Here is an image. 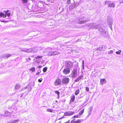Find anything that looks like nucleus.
<instances>
[{"mask_svg":"<svg viewBox=\"0 0 123 123\" xmlns=\"http://www.w3.org/2000/svg\"><path fill=\"white\" fill-rule=\"evenodd\" d=\"M113 18L110 16H108L107 18V20L108 25L111 29L112 30V26L113 24Z\"/></svg>","mask_w":123,"mask_h":123,"instance_id":"obj_1","label":"nucleus"},{"mask_svg":"<svg viewBox=\"0 0 123 123\" xmlns=\"http://www.w3.org/2000/svg\"><path fill=\"white\" fill-rule=\"evenodd\" d=\"M3 12L5 13V14L2 12L0 13V18L3 17L5 18L6 17V15L9 17L10 15V12H9V11L8 10L4 11Z\"/></svg>","mask_w":123,"mask_h":123,"instance_id":"obj_2","label":"nucleus"},{"mask_svg":"<svg viewBox=\"0 0 123 123\" xmlns=\"http://www.w3.org/2000/svg\"><path fill=\"white\" fill-rule=\"evenodd\" d=\"M88 27L90 29H92L99 28V25L96 23H90L88 25Z\"/></svg>","mask_w":123,"mask_h":123,"instance_id":"obj_3","label":"nucleus"},{"mask_svg":"<svg viewBox=\"0 0 123 123\" xmlns=\"http://www.w3.org/2000/svg\"><path fill=\"white\" fill-rule=\"evenodd\" d=\"M34 82H31L29 83L28 86L26 87L25 88L28 89V90L27 91L28 92H29L31 91V87L32 86L34 87Z\"/></svg>","mask_w":123,"mask_h":123,"instance_id":"obj_4","label":"nucleus"},{"mask_svg":"<svg viewBox=\"0 0 123 123\" xmlns=\"http://www.w3.org/2000/svg\"><path fill=\"white\" fill-rule=\"evenodd\" d=\"M69 78H68L65 77L63 78L61 82L62 84L66 85L69 83Z\"/></svg>","mask_w":123,"mask_h":123,"instance_id":"obj_5","label":"nucleus"},{"mask_svg":"<svg viewBox=\"0 0 123 123\" xmlns=\"http://www.w3.org/2000/svg\"><path fill=\"white\" fill-rule=\"evenodd\" d=\"M98 30L101 34L103 36H106L107 33L105 30L101 28H99Z\"/></svg>","mask_w":123,"mask_h":123,"instance_id":"obj_6","label":"nucleus"},{"mask_svg":"<svg viewBox=\"0 0 123 123\" xmlns=\"http://www.w3.org/2000/svg\"><path fill=\"white\" fill-rule=\"evenodd\" d=\"M65 65L66 67L70 68L72 67L73 64L70 61H66L65 62Z\"/></svg>","mask_w":123,"mask_h":123,"instance_id":"obj_7","label":"nucleus"},{"mask_svg":"<svg viewBox=\"0 0 123 123\" xmlns=\"http://www.w3.org/2000/svg\"><path fill=\"white\" fill-rule=\"evenodd\" d=\"M87 20L85 19L84 17L80 18H79L78 21V22L79 24H81L85 23L86 22Z\"/></svg>","mask_w":123,"mask_h":123,"instance_id":"obj_8","label":"nucleus"},{"mask_svg":"<svg viewBox=\"0 0 123 123\" xmlns=\"http://www.w3.org/2000/svg\"><path fill=\"white\" fill-rule=\"evenodd\" d=\"M62 83L60 79L58 78H57L54 82V85L56 86H58L60 85Z\"/></svg>","mask_w":123,"mask_h":123,"instance_id":"obj_9","label":"nucleus"},{"mask_svg":"<svg viewBox=\"0 0 123 123\" xmlns=\"http://www.w3.org/2000/svg\"><path fill=\"white\" fill-rule=\"evenodd\" d=\"M51 48H48L45 51L48 53V55L49 56H52L53 55V52L51 51Z\"/></svg>","mask_w":123,"mask_h":123,"instance_id":"obj_10","label":"nucleus"},{"mask_svg":"<svg viewBox=\"0 0 123 123\" xmlns=\"http://www.w3.org/2000/svg\"><path fill=\"white\" fill-rule=\"evenodd\" d=\"M77 69L76 68H74L72 72V75L73 77L74 78L75 77L77 74Z\"/></svg>","mask_w":123,"mask_h":123,"instance_id":"obj_11","label":"nucleus"},{"mask_svg":"<svg viewBox=\"0 0 123 123\" xmlns=\"http://www.w3.org/2000/svg\"><path fill=\"white\" fill-rule=\"evenodd\" d=\"M70 72V69L68 68H65L63 71V73L65 75L68 74Z\"/></svg>","mask_w":123,"mask_h":123,"instance_id":"obj_12","label":"nucleus"},{"mask_svg":"<svg viewBox=\"0 0 123 123\" xmlns=\"http://www.w3.org/2000/svg\"><path fill=\"white\" fill-rule=\"evenodd\" d=\"M83 121L82 119H79L77 121H75L74 119L72 120L70 123H81Z\"/></svg>","mask_w":123,"mask_h":123,"instance_id":"obj_13","label":"nucleus"},{"mask_svg":"<svg viewBox=\"0 0 123 123\" xmlns=\"http://www.w3.org/2000/svg\"><path fill=\"white\" fill-rule=\"evenodd\" d=\"M74 112L73 111H68L65 113V115L66 116H70L74 114Z\"/></svg>","mask_w":123,"mask_h":123,"instance_id":"obj_14","label":"nucleus"},{"mask_svg":"<svg viewBox=\"0 0 123 123\" xmlns=\"http://www.w3.org/2000/svg\"><path fill=\"white\" fill-rule=\"evenodd\" d=\"M5 117H10L11 116V113L7 111H6L4 115Z\"/></svg>","mask_w":123,"mask_h":123,"instance_id":"obj_15","label":"nucleus"},{"mask_svg":"<svg viewBox=\"0 0 123 123\" xmlns=\"http://www.w3.org/2000/svg\"><path fill=\"white\" fill-rule=\"evenodd\" d=\"M76 7V6L75 4L72 3L69 6V9L71 10L73 9Z\"/></svg>","mask_w":123,"mask_h":123,"instance_id":"obj_16","label":"nucleus"},{"mask_svg":"<svg viewBox=\"0 0 123 123\" xmlns=\"http://www.w3.org/2000/svg\"><path fill=\"white\" fill-rule=\"evenodd\" d=\"M83 77V75H81L75 81V82H77L82 79Z\"/></svg>","mask_w":123,"mask_h":123,"instance_id":"obj_17","label":"nucleus"},{"mask_svg":"<svg viewBox=\"0 0 123 123\" xmlns=\"http://www.w3.org/2000/svg\"><path fill=\"white\" fill-rule=\"evenodd\" d=\"M42 57V56H37L35 57V58L37 59V63L41 61V59Z\"/></svg>","mask_w":123,"mask_h":123,"instance_id":"obj_18","label":"nucleus"},{"mask_svg":"<svg viewBox=\"0 0 123 123\" xmlns=\"http://www.w3.org/2000/svg\"><path fill=\"white\" fill-rule=\"evenodd\" d=\"M108 8H111L112 7L113 8H114L115 7V5L114 3H110L108 5Z\"/></svg>","mask_w":123,"mask_h":123,"instance_id":"obj_19","label":"nucleus"},{"mask_svg":"<svg viewBox=\"0 0 123 123\" xmlns=\"http://www.w3.org/2000/svg\"><path fill=\"white\" fill-rule=\"evenodd\" d=\"M70 102H73L74 101L75 96L74 95H72L70 97Z\"/></svg>","mask_w":123,"mask_h":123,"instance_id":"obj_20","label":"nucleus"},{"mask_svg":"<svg viewBox=\"0 0 123 123\" xmlns=\"http://www.w3.org/2000/svg\"><path fill=\"white\" fill-rule=\"evenodd\" d=\"M11 55L10 54H4L3 55V57H2L3 58L6 57V58H8Z\"/></svg>","mask_w":123,"mask_h":123,"instance_id":"obj_21","label":"nucleus"},{"mask_svg":"<svg viewBox=\"0 0 123 123\" xmlns=\"http://www.w3.org/2000/svg\"><path fill=\"white\" fill-rule=\"evenodd\" d=\"M20 86L18 84H16L15 86V88L16 90L18 89L20 87Z\"/></svg>","mask_w":123,"mask_h":123,"instance_id":"obj_22","label":"nucleus"},{"mask_svg":"<svg viewBox=\"0 0 123 123\" xmlns=\"http://www.w3.org/2000/svg\"><path fill=\"white\" fill-rule=\"evenodd\" d=\"M32 50L31 49H25V50H24V52H32Z\"/></svg>","mask_w":123,"mask_h":123,"instance_id":"obj_23","label":"nucleus"},{"mask_svg":"<svg viewBox=\"0 0 123 123\" xmlns=\"http://www.w3.org/2000/svg\"><path fill=\"white\" fill-rule=\"evenodd\" d=\"M84 109H83L82 110H81L79 112V113L78 114L79 115V116L81 115L84 113Z\"/></svg>","mask_w":123,"mask_h":123,"instance_id":"obj_24","label":"nucleus"},{"mask_svg":"<svg viewBox=\"0 0 123 123\" xmlns=\"http://www.w3.org/2000/svg\"><path fill=\"white\" fill-rule=\"evenodd\" d=\"M80 92V90L79 89L76 90L75 92V95H77L79 94Z\"/></svg>","mask_w":123,"mask_h":123,"instance_id":"obj_25","label":"nucleus"},{"mask_svg":"<svg viewBox=\"0 0 123 123\" xmlns=\"http://www.w3.org/2000/svg\"><path fill=\"white\" fill-rule=\"evenodd\" d=\"M59 54V52L57 51H55L53 52V55H58Z\"/></svg>","mask_w":123,"mask_h":123,"instance_id":"obj_26","label":"nucleus"},{"mask_svg":"<svg viewBox=\"0 0 123 123\" xmlns=\"http://www.w3.org/2000/svg\"><path fill=\"white\" fill-rule=\"evenodd\" d=\"M30 70L32 72H34L35 71V68L34 67H33L30 69Z\"/></svg>","mask_w":123,"mask_h":123,"instance_id":"obj_27","label":"nucleus"},{"mask_svg":"<svg viewBox=\"0 0 123 123\" xmlns=\"http://www.w3.org/2000/svg\"><path fill=\"white\" fill-rule=\"evenodd\" d=\"M12 121V123H16L18 122L19 121V120H11Z\"/></svg>","mask_w":123,"mask_h":123,"instance_id":"obj_28","label":"nucleus"},{"mask_svg":"<svg viewBox=\"0 0 123 123\" xmlns=\"http://www.w3.org/2000/svg\"><path fill=\"white\" fill-rule=\"evenodd\" d=\"M111 3V1H106L105 2V4L104 5H107Z\"/></svg>","mask_w":123,"mask_h":123,"instance_id":"obj_29","label":"nucleus"},{"mask_svg":"<svg viewBox=\"0 0 123 123\" xmlns=\"http://www.w3.org/2000/svg\"><path fill=\"white\" fill-rule=\"evenodd\" d=\"M79 114H77V115H75L72 118H79Z\"/></svg>","mask_w":123,"mask_h":123,"instance_id":"obj_30","label":"nucleus"},{"mask_svg":"<svg viewBox=\"0 0 123 123\" xmlns=\"http://www.w3.org/2000/svg\"><path fill=\"white\" fill-rule=\"evenodd\" d=\"M55 92L57 94L58 96V98L59 97V95L60 93V92L58 91H55Z\"/></svg>","mask_w":123,"mask_h":123,"instance_id":"obj_31","label":"nucleus"},{"mask_svg":"<svg viewBox=\"0 0 123 123\" xmlns=\"http://www.w3.org/2000/svg\"><path fill=\"white\" fill-rule=\"evenodd\" d=\"M121 51L120 50L118 51H116V53L117 54L120 55L121 54Z\"/></svg>","mask_w":123,"mask_h":123,"instance_id":"obj_32","label":"nucleus"},{"mask_svg":"<svg viewBox=\"0 0 123 123\" xmlns=\"http://www.w3.org/2000/svg\"><path fill=\"white\" fill-rule=\"evenodd\" d=\"M47 67L44 68L43 69V71L44 72H45L47 70Z\"/></svg>","mask_w":123,"mask_h":123,"instance_id":"obj_33","label":"nucleus"},{"mask_svg":"<svg viewBox=\"0 0 123 123\" xmlns=\"http://www.w3.org/2000/svg\"><path fill=\"white\" fill-rule=\"evenodd\" d=\"M47 110L48 112H52L53 111V110L50 109H48Z\"/></svg>","mask_w":123,"mask_h":123,"instance_id":"obj_34","label":"nucleus"},{"mask_svg":"<svg viewBox=\"0 0 123 123\" xmlns=\"http://www.w3.org/2000/svg\"><path fill=\"white\" fill-rule=\"evenodd\" d=\"M23 3H27L28 2L27 0H21Z\"/></svg>","mask_w":123,"mask_h":123,"instance_id":"obj_35","label":"nucleus"},{"mask_svg":"<svg viewBox=\"0 0 123 123\" xmlns=\"http://www.w3.org/2000/svg\"><path fill=\"white\" fill-rule=\"evenodd\" d=\"M113 51L112 50H111L110 51H109L108 52V53L109 54H111L113 53Z\"/></svg>","mask_w":123,"mask_h":123,"instance_id":"obj_36","label":"nucleus"},{"mask_svg":"<svg viewBox=\"0 0 123 123\" xmlns=\"http://www.w3.org/2000/svg\"><path fill=\"white\" fill-rule=\"evenodd\" d=\"M100 81L103 82H104L105 81H106V80L105 79H101Z\"/></svg>","mask_w":123,"mask_h":123,"instance_id":"obj_37","label":"nucleus"},{"mask_svg":"<svg viewBox=\"0 0 123 123\" xmlns=\"http://www.w3.org/2000/svg\"><path fill=\"white\" fill-rule=\"evenodd\" d=\"M89 88L88 87H86V92H89Z\"/></svg>","mask_w":123,"mask_h":123,"instance_id":"obj_38","label":"nucleus"},{"mask_svg":"<svg viewBox=\"0 0 123 123\" xmlns=\"http://www.w3.org/2000/svg\"><path fill=\"white\" fill-rule=\"evenodd\" d=\"M42 78H41L40 79H39L38 80V82H41L42 81Z\"/></svg>","mask_w":123,"mask_h":123,"instance_id":"obj_39","label":"nucleus"},{"mask_svg":"<svg viewBox=\"0 0 123 123\" xmlns=\"http://www.w3.org/2000/svg\"><path fill=\"white\" fill-rule=\"evenodd\" d=\"M53 0H48V1L50 3H52L53 2Z\"/></svg>","mask_w":123,"mask_h":123,"instance_id":"obj_40","label":"nucleus"},{"mask_svg":"<svg viewBox=\"0 0 123 123\" xmlns=\"http://www.w3.org/2000/svg\"><path fill=\"white\" fill-rule=\"evenodd\" d=\"M70 0H68L67 3L68 4H69L70 3Z\"/></svg>","mask_w":123,"mask_h":123,"instance_id":"obj_41","label":"nucleus"},{"mask_svg":"<svg viewBox=\"0 0 123 123\" xmlns=\"http://www.w3.org/2000/svg\"><path fill=\"white\" fill-rule=\"evenodd\" d=\"M103 48V47H102H102H101V49H99V48H98L97 49V50H102V49Z\"/></svg>","mask_w":123,"mask_h":123,"instance_id":"obj_42","label":"nucleus"},{"mask_svg":"<svg viewBox=\"0 0 123 123\" xmlns=\"http://www.w3.org/2000/svg\"><path fill=\"white\" fill-rule=\"evenodd\" d=\"M12 120H10V121H8L7 123H12Z\"/></svg>","mask_w":123,"mask_h":123,"instance_id":"obj_43","label":"nucleus"},{"mask_svg":"<svg viewBox=\"0 0 123 123\" xmlns=\"http://www.w3.org/2000/svg\"><path fill=\"white\" fill-rule=\"evenodd\" d=\"M40 73L39 72H38L36 73V74L37 75H38Z\"/></svg>","mask_w":123,"mask_h":123,"instance_id":"obj_44","label":"nucleus"},{"mask_svg":"<svg viewBox=\"0 0 123 123\" xmlns=\"http://www.w3.org/2000/svg\"><path fill=\"white\" fill-rule=\"evenodd\" d=\"M123 3V1L122 0L120 1V4H121V3Z\"/></svg>","mask_w":123,"mask_h":123,"instance_id":"obj_45","label":"nucleus"},{"mask_svg":"<svg viewBox=\"0 0 123 123\" xmlns=\"http://www.w3.org/2000/svg\"><path fill=\"white\" fill-rule=\"evenodd\" d=\"M64 117H61L59 119H58V120H60V119H61L63 118Z\"/></svg>","mask_w":123,"mask_h":123,"instance_id":"obj_46","label":"nucleus"},{"mask_svg":"<svg viewBox=\"0 0 123 123\" xmlns=\"http://www.w3.org/2000/svg\"><path fill=\"white\" fill-rule=\"evenodd\" d=\"M42 67V66H39L38 67V68H41Z\"/></svg>","mask_w":123,"mask_h":123,"instance_id":"obj_47","label":"nucleus"},{"mask_svg":"<svg viewBox=\"0 0 123 123\" xmlns=\"http://www.w3.org/2000/svg\"><path fill=\"white\" fill-rule=\"evenodd\" d=\"M82 66L83 69H84V65H82Z\"/></svg>","mask_w":123,"mask_h":123,"instance_id":"obj_48","label":"nucleus"},{"mask_svg":"<svg viewBox=\"0 0 123 123\" xmlns=\"http://www.w3.org/2000/svg\"><path fill=\"white\" fill-rule=\"evenodd\" d=\"M82 65H84V61H82Z\"/></svg>","mask_w":123,"mask_h":123,"instance_id":"obj_49","label":"nucleus"},{"mask_svg":"<svg viewBox=\"0 0 123 123\" xmlns=\"http://www.w3.org/2000/svg\"><path fill=\"white\" fill-rule=\"evenodd\" d=\"M23 94H24V93H22V94L21 95V96H20V97H22V96H23Z\"/></svg>","mask_w":123,"mask_h":123,"instance_id":"obj_50","label":"nucleus"},{"mask_svg":"<svg viewBox=\"0 0 123 123\" xmlns=\"http://www.w3.org/2000/svg\"><path fill=\"white\" fill-rule=\"evenodd\" d=\"M38 72H39L40 73V72H41V70L40 69H39V70H38Z\"/></svg>","mask_w":123,"mask_h":123,"instance_id":"obj_51","label":"nucleus"},{"mask_svg":"<svg viewBox=\"0 0 123 123\" xmlns=\"http://www.w3.org/2000/svg\"><path fill=\"white\" fill-rule=\"evenodd\" d=\"M28 59L29 60H31V59L30 57L28 58Z\"/></svg>","mask_w":123,"mask_h":123,"instance_id":"obj_52","label":"nucleus"},{"mask_svg":"<svg viewBox=\"0 0 123 123\" xmlns=\"http://www.w3.org/2000/svg\"><path fill=\"white\" fill-rule=\"evenodd\" d=\"M2 116V115L1 114H0V117H1Z\"/></svg>","mask_w":123,"mask_h":123,"instance_id":"obj_53","label":"nucleus"},{"mask_svg":"<svg viewBox=\"0 0 123 123\" xmlns=\"http://www.w3.org/2000/svg\"><path fill=\"white\" fill-rule=\"evenodd\" d=\"M83 97H79V98H82Z\"/></svg>","mask_w":123,"mask_h":123,"instance_id":"obj_54","label":"nucleus"},{"mask_svg":"<svg viewBox=\"0 0 123 123\" xmlns=\"http://www.w3.org/2000/svg\"><path fill=\"white\" fill-rule=\"evenodd\" d=\"M21 50L23 51H24V50Z\"/></svg>","mask_w":123,"mask_h":123,"instance_id":"obj_55","label":"nucleus"},{"mask_svg":"<svg viewBox=\"0 0 123 123\" xmlns=\"http://www.w3.org/2000/svg\"><path fill=\"white\" fill-rule=\"evenodd\" d=\"M79 40H80V39H78V40H77V41H78V42H79Z\"/></svg>","mask_w":123,"mask_h":123,"instance_id":"obj_56","label":"nucleus"},{"mask_svg":"<svg viewBox=\"0 0 123 123\" xmlns=\"http://www.w3.org/2000/svg\"><path fill=\"white\" fill-rule=\"evenodd\" d=\"M11 108L9 107V109H11Z\"/></svg>","mask_w":123,"mask_h":123,"instance_id":"obj_57","label":"nucleus"},{"mask_svg":"<svg viewBox=\"0 0 123 123\" xmlns=\"http://www.w3.org/2000/svg\"><path fill=\"white\" fill-rule=\"evenodd\" d=\"M55 102H57L58 101H55Z\"/></svg>","mask_w":123,"mask_h":123,"instance_id":"obj_58","label":"nucleus"},{"mask_svg":"<svg viewBox=\"0 0 123 123\" xmlns=\"http://www.w3.org/2000/svg\"><path fill=\"white\" fill-rule=\"evenodd\" d=\"M17 101H18V100H17Z\"/></svg>","mask_w":123,"mask_h":123,"instance_id":"obj_59","label":"nucleus"},{"mask_svg":"<svg viewBox=\"0 0 123 123\" xmlns=\"http://www.w3.org/2000/svg\"><path fill=\"white\" fill-rule=\"evenodd\" d=\"M1 22H3V21H2Z\"/></svg>","mask_w":123,"mask_h":123,"instance_id":"obj_60","label":"nucleus"}]
</instances>
